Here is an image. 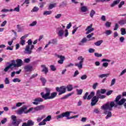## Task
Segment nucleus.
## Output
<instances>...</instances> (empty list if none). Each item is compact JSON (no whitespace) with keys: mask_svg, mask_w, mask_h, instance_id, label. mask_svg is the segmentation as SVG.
Returning a JSON list of instances; mask_svg holds the SVG:
<instances>
[{"mask_svg":"<svg viewBox=\"0 0 126 126\" xmlns=\"http://www.w3.org/2000/svg\"><path fill=\"white\" fill-rule=\"evenodd\" d=\"M121 98L122 95H119L116 97L114 101L108 102L101 106V109L104 110V114L106 115L105 117L106 120H108V119L112 117V112L111 111H112L113 107L117 108L118 106H122V105H124L125 102H126V98Z\"/></svg>","mask_w":126,"mask_h":126,"instance_id":"1","label":"nucleus"},{"mask_svg":"<svg viewBox=\"0 0 126 126\" xmlns=\"http://www.w3.org/2000/svg\"><path fill=\"white\" fill-rule=\"evenodd\" d=\"M65 28V26L62 25V27H60L57 29V33L59 37H63L64 32L65 37H67L68 36V30L67 29L64 30Z\"/></svg>","mask_w":126,"mask_h":126,"instance_id":"2","label":"nucleus"},{"mask_svg":"<svg viewBox=\"0 0 126 126\" xmlns=\"http://www.w3.org/2000/svg\"><path fill=\"white\" fill-rule=\"evenodd\" d=\"M45 89L46 94H44V93H41L40 95H41L42 98H43L44 100H50L51 95V89L45 88Z\"/></svg>","mask_w":126,"mask_h":126,"instance_id":"3","label":"nucleus"},{"mask_svg":"<svg viewBox=\"0 0 126 126\" xmlns=\"http://www.w3.org/2000/svg\"><path fill=\"white\" fill-rule=\"evenodd\" d=\"M77 60L78 61H79V62L75 63V66H77L79 69H82L83 68V63H84L85 59L82 56H79Z\"/></svg>","mask_w":126,"mask_h":126,"instance_id":"4","label":"nucleus"},{"mask_svg":"<svg viewBox=\"0 0 126 126\" xmlns=\"http://www.w3.org/2000/svg\"><path fill=\"white\" fill-rule=\"evenodd\" d=\"M16 62L17 63H15V60L12 61L11 63L13 67H20L22 65L23 62L21 59H17Z\"/></svg>","mask_w":126,"mask_h":126,"instance_id":"5","label":"nucleus"},{"mask_svg":"<svg viewBox=\"0 0 126 126\" xmlns=\"http://www.w3.org/2000/svg\"><path fill=\"white\" fill-rule=\"evenodd\" d=\"M56 91L59 92L58 95H62V94H64L66 92V87L63 86L60 87H56Z\"/></svg>","mask_w":126,"mask_h":126,"instance_id":"6","label":"nucleus"},{"mask_svg":"<svg viewBox=\"0 0 126 126\" xmlns=\"http://www.w3.org/2000/svg\"><path fill=\"white\" fill-rule=\"evenodd\" d=\"M11 119L12 121V125L13 126H18L22 122L21 120L16 121V116L15 115H12L11 116Z\"/></svg>","mask_w":126,"mask_h":126,"instance_id":"7","label":"nucleus"},{"mask_svg":"<svg viewBox=\"0 0 126 126\" xmlns=\"http://www.w3.org/2000/svg\"><path fill=\"white\" fill-rule=\"evenodd\" d=\"M23 113L24 114H28L29 113L28 110H27V106L26 105L23 106L17 111V114H18V115H21L23 114Z\"/></svg>","mask_w":126,"mask_h":126,"instance_id":"8","label":"nucleus"},{"mask_svg":"<svg viewBox=\"0 0 126 126\" xmlns=\"http://www.w3.org/2000/svg\"><path fill=\"white\" fill-rule=\"evenodd\" d=\"M34 45H32L31 46H29V45H27L24 51L25 54H27V55H31V54H32V50L34 49Z\"/></svg>","mask_w":126,"mask_h":126,"instance_id":"9","label":"nucleus"},{"mask_svg":"<svg viewBox=\"0 0 126 126\" xmlns=\"http://www.w3.org/2000/svg\"><path fill=\"white\" fill-rule=\"evenodd\" d=\"M98 101H99V99H98V97L97 96H94L92 98V101L91 103V106H95L97 103H98Z\"/></svg>","mask_w":126,"mask_h":126,"instance_id":"10","label":"nucleus"},{"mask_svg":"<svg viewBox=\"0 0 126 126\" xmlns=\"http://www.w3.org/2000/svg\"><path fill=\"white\" fill-rule=\"evenodd\" d=\"M34 101L32 102V104H33V105H38L43 102L44 99L41 97H37L34 99Z\"/></svg>","mask_w":126,"mask_h":126,"instance_id":"11","label":"nucleus"},{"mask_svg":"<svg viewBox=\"0 0 126 126\" xmlns=\"http://www.w3.org/2000/svg\"><path fill=\"white\" fill-rule=\"evenodd\" d=\"M93 27V24H91L90 26H88L87 28L86 29V34H88L90 33H91V32H93V31H94V28H92Z\"/></svg>","mask_w":126,"mask_h":126,"instance_id":"12","label":"nucleus"},{"mask_svg":"<svg viewBox=\"0 0 126 126\" xmlns=\"http://www.w3.org/2000/svg\"><path fill=\"white\" fill-rule=\"evenodd\" d=\"M57 57L59 59H60V60L58 61V63L60 64H63V62H64V60H65V57L63 56L59 55H57Z\"/></svg>","mask_w":126,"mask_h":126,"instance_id":"13","label":"nucleus"},{"mask_svg":"<svg viewBox=\"0 0 126 126\" xmlns=\"http://www.w3.org/2000/svg\"><path fill=\"white\" fill-rule=\"evenodd\" d=\"M25 71L26 72H30L33 70V66L30 65H25L24 67Z\"/></svg>","mask_w":126,"mask_h":126,"instance_id":"14","label":"nucleus"},{"mask_svg":"<svg viewBox=\"0 0 126 126\" xmlns=\"http://www.w3.org/2000/svg\"><path fill=\"white\" fill-rule=\"evenodd\" d=\"M41 67L42 68V72H44L45 74H47L49 72V69L45 65H42Z\"/></svg>","mask_w":126,"mask_h":126,"instance_id":"15","label":"nucleus"},{"mask_svg":"<svg viewBox=\"0 0 126 126\" xmlns=\"http://www.w3.org/2000/svg\"><path fill=\"white\" fill-rule=\"evenodd\" d=\"M44 109L45 106L43 105L35 107V110L36 111V112H38V111H41V110H44Z\"/></svg>","mask_w":126,"mask_h":126,"instance_id":"16","label":"nucleus"},{"mask_svg":"<svg viewBox=\"0 0 126 126\" xmlns=\"http://www.w3.org/2000/svg\"><path fill=\"white\" fill-rule=\"evenodd\" d=\"M87 42V39L86 38H84L79 43V46H84V44Z\"/></svg>","mask_w":126,"mask_h":126,"instance_id":"17","label":"nucleus"},{"mask_svg":"<svg viewBox=\"0 0 126 126\" xmlns=\"http://www.w3.org/2000/svg\"><path fill=\"white\" fill-rule=\"evenodd\" d=\"M14 67H13L12 63H10V64H9L8 66H7V67H6L4 69V71H5V72H6V71H7L8 70V69H9V68H11V69H13Z\"/></svg>","mask_w":126,"mask_h":126,"instance_id":"18","label":"nucleus"},{"mask_svg":"<svg viewBox=\"0 0 126 126\" xmlns=\"http://www.w3.org/2000/svg\"><path fill=\"white\" fill-rule=\"evenodd\" d=\"M82 12H87L88 11V8L86 6H83L80 8Z\"/></svg>","mask_w":126,"mask_h":126,"instance_id":"19","label":"nucleus"},{"mask_svg":"<svg viewBox=\"0 0 126 126\" xmlns=\"http://www.w3.org/2000/svg\"><path fill=\"white\" fill-rule=\"evenodd\" d=\"M63 114V118H68V117H69V116H70V114H71V112H69V111H67L65 112H63L62 113Z\"/></svg>","mask_w":126,"mask_h":126,"instance_id":"20","label":"nucleus"},{"mask_svg":"<svg viewBox=\"0 0 126 126\" xmlns=\"http://www.w3.org/2000/svg\"><path fill=\"white\" fill-rule=\"evenodd\" d=\"M57 7V3H50L48 6L49 9H53V8Z\"/></svg>","mask_w":126,"mask_h":126,"instance_id":"21","label":"nucleus"},{"mask_svg":"<svg viewBox=\"0 0 126 126\" xmlns=\"http://www.w3.org/2000/svg\"><path fill=\"white\" fill-rule=\"evenodd\" d=\"M95 96V92H92L90 95L88 96L87 100H90L93 97H94Z\"/></svg>","mask_w":126,"mask_h":126,"instance_id":"22","label":"nucleus"},{"mask_svg":"<svg viewBox=\"0 0 126 126\" xmlns=\"http://www.w3.org/2000/svg\"><path fill=\"white\" fill-rule=\"evenodd\" d=\"M96 93H97V95H99V94H105V93H106V90L105 89L99 90L97 91Z\"/></svg>","mask_w":126,"mask_h":126,"instance_id":"23","label":"nucleus"},{"mask_svg":"<svg viewBox=\"0 0 126 126\" xmlns=\"http://www.w3.org/2000/svg\"><path fill=\"white\" fill-rule=\"evenodd\" d=\"M57 95H58V93L53 92L50 94V99H54V98H56L57 97Z\"/></svg>","mask_w":126,"mask_h":126,"instance_id":"24","label":"nucleus"},{"mask_svg":"<svg viewBox=\"0 0 126 126\" xmlns=\"http://www.w3.org/2000/svg\"><path fill=\"white\" fill-rule=\"evenodd\" d=\"M120 2L118 0H116L115 1H114L112 3L110 4L111 7H114L115 6L117 5Z\"/></svg>","mask_w":126,"mask_h":126,"instance_id":"25","label":"nucleus"},{"mask_svg":"<svg viewBox=\"0 0 126 126\" xmlns=\"http://www.w3.org/2000/svg\"><path fill=\"white\" fill-rule=\"evenodd\" d=\"M96 97L98 98V99H104L105 98H106V96H105L104 95H101V94H98V93H96Z\"/></svg>","mask_w":126,"mask_h":126,"instance_id":"26","label":"nucleus"},{"mask_svg":"<svg viewBox=\"0 0 126 126\" xmlns=\"http://www.w3.org/2000/svg\"><path fill=\"white\" fill-rule=\"evenodd\" d=\"M66 89H67V91H71L72 89H73V87L72 85H68L66 87Z\"/></svg>","mask_w":126,"mask_h":126,"instance_id":"27","label":"nucleus"},{"mask_svg":"<svg viewBox=\"0 0 126 126\" xmlns=\"http://www.w3.org/2000/svg\"><path fill=\"white\" fill-rule=\"evenodd\" d=\"M95 14H96V12L95 11V10H92L90 13V17H91V18H93V17L94 16V15H95Z\"/></svg>","mask_w":126,"mask_h":126,"instance_id":"28","label":"nucleus"},{"mask_svg":"<svg viewBox=\"0 0 126 126\" xmlns=\"http://www.w3.org/2000/svg\"><path fill=\"white\" fill-rule=\"evenodd\" d=\"M45 118H46V115H43L41 117L37 118L36 121L38 123H40V122H41L43 119H45Z\"/></svg>","mask_w":126,"mask_h":126,"instance_id":"29","label":"nucleus"},{"mask_svg":"<svg viewBox=\"0 0 126 126\" xmlns=\"http://www.w3.org/2000/svg\"><path fill=\"white\" fill-rule=\"evenodd\" d=\"M39 11V7L34 6L31 10V12H38Z\"/></svg>","mask_w":126,"mask_h":126,"instance_id":"30","label":"nucleus"},{"mask_svg":"<svg viewBox=\"0 0 126 126\" xmlns=\"http://www.w3.org/2000/svg\"><path fill=\"white\" fill-rule=\"evenodd\" d=\"M28 112L29 113H35V112H36V108L31 107L28 110Z\"/></svg>","mask_w":126,"mask_h":126,"instance_id":"31","label":"nucleus"},{"mask_svg":"<svg viewBox=\"0 0 126 126\" xmlns=\"http://www.w3.org/2000/svg\"><path fill=\"white\" fill-rule=\"evenodd\" d=\"M109 75H110V74L109 73L102 74L99 75L98 76V77H99L100 78H103V77H108V76H109Z\"/></svg>","mask_w":126,"mask_h":126,"instance_id":"32","label":"nucleus"},{"mask_svg":"<svg viewBox=\"0 0 126 126\" xmlns=\"http://www.w3.org/2000/svg\"><path fill=\"white\" fill-rule=\"evenodd\" d=\"M119 24H120V25H125V24H126V19L120 20L119 22Z\"/></svg>","mask_w":126,"mask_h":126,"instance_id":"33","label":"nucleus"},{"mask_svg":"<svg viewBox=\"0 0 126 126\" xmlns=\"http://www.w3.org/2000/svg\"><path fill=\"white\" fill-rule=\"evenodd\" d=\"M46 123L47 122L45 120V119H43L42 122H40L38 124V126H46V125L47 124Z\"/></svg>","mask_w":126,"mask_h":126,"instance_id":"34","label":"nucleus"},{"mask_svg":"<svg viewBox=\"0 0 126 126\" xmlns=\"http://www.w3.org/2000/svg\"><path fill=\"white\" fill-rule=\"evenodd\" d=\"M12 11H13V9H11L9 10L5 8L2 9L1 11V12H12Z\"/></svg>","mask_w":126,"mask_h":126,"instance_id":"35","label":"nucleus"},{"mask_svg":"<svg viewBox=\"0 0 126 126\" xmlns=\"http://www.w3.org/2000/svg\"><path fill=\"white\" fill-rule=\"evenodd\" d=\"M52 11H45L43 12V15H50L52 14Z\"/></svg>","mask_w":126,"mask_h":126,"instance_id":"36","label":"nucleus"},{"mask_svg":"<svg viewBox=\"0 0 126 126\" xmlns=\"http://www.w3.org/2000/svg\"><path fill=\"white\" fill-rule=\"evenodd\" d=\"M52 120V116L49 115L45 119H44V120L45 122H50Z\"/></svg>","mask_w":126,"mask_h":126,"instance_id":"37","label":"nucleus"},{"mask_svg":"<svg viewBox=\"0 0 126 126\" xmlns=\"http://www.w3.org/2000/svg\"><path fill=\"white\" fill-rule=\"evenodd\" d=\"M37 25V22L36 21L32 22L29 25L30 27H33V26H36Z\"/></svg>","mask_w":126,"mask_h":126,"instance_id":"38","label":"nucleus"},{"mask_svg":"<svg viewBox=\"0 0 126 126\" xmlns=\"http://www.w3.org/2000/svg\"><path fill=\"white\" fill-rule=\"evenodd\" d=\"M50 67L51 70H52V71H56V70H57V68L54 65H51L50 66Z\"/></svg>","mask_w":126,"mask_h":126,"instance_id":"39","label":"nucleus"},{"mask_svg":"<svg viewBox=\"0 0 126 126\" xmlns=\"http://www.w3.org/2000/svg\"><path fill=\"white\" fill-rule=\"evenodd\" d=\"M102 43H103V40H99L94 43V45H95V46H99L101 45V44H102Z\"/></svg>","mask_w":126,"mask_h":126,"instance_id":"40","label":"nucleus"},{"mask_svg":"<svg viewBox=\"0 0 126 126\" xmlns=\"http://www.w3.org/2000/svg\"><path fill=\"white\" fill-rule=\"evenodd\" d=\"M13 82L16 83V82H21V80L18 78H14L12 80Z\"/></svg>","mask_w":126,"mask_h":126,"instance_id":"41","label":"nucleus"},{"mask_svg":"<svg viewBox=\"0 0 126 126\" xmlns=\"http://www.w3.org/2000/svg\"><path fill=\"white\" fill-rule=\"evenodd\" d=\"M40 80L41 82L42 83L43 85H45L46 82H47V80H46V79L44 78L41 77Z\"/></svg>","mask_w":126,"mask_h":126,"instance_id":"42","label":"nucleus"},{"mask_svg":"<svg viewBox=\"0 0 126 126\" xmlns=\"http://www.w3.org/2000/svg\"><path fill=\"white\" fill-rule=\"evenodd\" d=\"M121 35H126V29L121 28Z\"/></svg>","mask_w":126,"mask_h":126,"instance_id":"43","label":"nucleus"},{"mask_svg":"<svg viewBox=\"0 0 126 126\" xmlns=\"http://www.w3.org/2000/svg\"><path fill=\"white\" fill-rule=\"evenodd\" d=\"M27 123L29 126H34V122H33L32 120H29Z\"/></svg>","mask_w":126,"mask_h":126,"instance_id":"44","label":"nucleus"},{"mask_svg":"<svg viewBox=\"0 0 126 126\" xmlns=\"http://www.w3.org/2000/svg\"><path fill=\"white\" fill-rule=\"evenodd\" d=\"M79 27H76V26H75L73 27V30L72 32V34H74L76 31H77V29H78Z\"/></svg>","mask_w":126,"mask_h":126,"instance_id":"45","label":"nucleus"},{"mask_svg":"<svg viewBox=\"0 0 126 126\" xmlns=\"http://www.w3.org/2000/svg\"><path fill=\"white\" fill-rule=\"evenodd\" d=\"M63 113L61 114H60L56 116L57 120H59V119H63Z\"/></svg>","mask_w":126,"mask_h":126,"instance_id":"46","label":"nucleus"},{"mask_svg":"<svg viewBox=\"0 0 126 126\" xmlns=\"http://www.w3.org/2000/svg\"><path fill=\"white\" fill-rule=\"evenodd\" d=\"M13 11H16L17 12H19V11H20V8L19 7V5L15 7L14 9H13Z\"/></svg>","mask_w":126,"mask_h":126,"instance_id":"47","label":"nucleus"},{"mask_svg":"<svg viewBox=\"0 0 126 126\" xmlns=\"http://www.w3.org/2000/svg\"><path fill=\"white\" fill-rule=\"evenodd\" d=\"M48 42L49 44H56V43H57V40L53 39L50 40Z\"/></svg>","mask_w":126,"mask_h":126,"instance_id":"48","label":"nucleus"},{"mask_svg":"<svg viewBox=\"0 0 126 126\" xmlns=\"http://www.w3.org/2000/svg\"><path fill=\"white\" fill-rule=\"evenodd\" d=\"M22 105H24V102H18L16 104L17 108L19 107H21Z\"/></svg>","mask_w":126,"mask_h":126,"instance_id":"49","label":"nucleus"},{"mask_svg":"<svg viewBox=\"0 0 126 126\" xmlns=\"http://www.w3.org/2000/svg\"><path fill=\"white\" fill-rule=\"evenodd\" d=\"M82 92H83V90H82V89H77V93L78 95H81V94H82Z\"/></svg>","mask_w":126,"mask_h":126,"instance_id":"50","label":"nucleus"},{"mask_svg":"<svg viewBox=\"0 0 126 126\" xmlns=\"http://www.w3.org/2000/svg\"><path fill=\"white\" fill-rule=\"evenodd\" d=\"M105 34L106 35H107V36H109V35H111V34L112 33V31L111 30H106L105 31Z\"/></svg>","mask_w":126,"mask_h":126,"instance_id":"51","label":"nucleus"},{"mask_svg":"<svg viewBox=\"0 0 126 126\" xmlns=\"http://www.w3.org/2000/svg\"><path fill=\"white\" fill-rule=\"evenodd\" d=\"M20 44L22 46H24V45H25V40H24V39H20Z\"/></svg>","mask_w":126,"mask_h":126,"instance_id":"52","label":"nucleus"},{"mask_svg":"<svg viewBox=\"0 0 126 126\" xmlns=\"http://www.w3.org/2000/svg\"><path fill=\"white\" fill-rule=\"evenodd\" d=\"M126 73V69H124L121 71V72L120 74V76H123L124 74H125Z\"/></svg>","mask_w":126,"mask_h":126,"instance_id":"53","label":"nucleus"},{"mask_svg":"<svg viewBox=\"0 0 126 126\" xmlns=\"http://www.w3.org/2000/svg\"><path fill=\"white\" fill-rule=\"evenodd\" d=\"M112 24V23H111V22H106V23H105V26L106 27H108V28L111 27V25Z\"/></svg>","mask_w":126,"mask_h":126,"instance_id":"54","label":"nucleus"},{"mask_svg":"<svg viewBox=\"0 0 126 126\" xmlns=\"http://www.w3.org/2000/svg\"><path fill=\"white\" fill-rule=\"evenodd\" d=\"M79 115H75L74 116H72L70 117H68L67 118V120H71L72 119H75L76 118H78Z\"/></svg>","mask_w":126,"mask_h":126,"instance_id":"55","label":"nucleus"},{"mask_svg":"<svg viewBox=\"0 0 126 126\" xmlns=\"http://www.w3.org/2000/svg\"><path fill=\"white\" fill-rule=\"evenodd\" d=\"M125 4V1H122L118 5V7L121 8Z\"/></svg>","mask_w":126,"mask_h":126,"instance_id":"56","label":"nucleus"},{"mask_svg":"<svg viewBox=\"0 0 126 126\" xmlns=\"http://www.w3.org/2000/svg\"><path fill=\"white\" fill-rule=\"evenodd\" d=\"M89 94V93L87 92L85 94V95L83 96L84 100H86V99L87 100V98Z\"/></svg>","mask_w":126,"mask_h":126,"instance_id":"57","label":"nucleus"},{"mask_svg":"<svg viewBox=\"0 0 126 126\" xmlns=\"http://www.w3.org/2000/svg\"><path fill=\"white\" fill-rule=\"evenodd\" d=\"M62 14H58L57 15H56L55 17L56 19H60V18H61V17H62Z\"/></svg>","mask_w":126,"mask_h":126,"instance_id":"58","label":"nucleus"},{"mask_svg":"<svg viewBox=\"0 0 126 126\" xmlns=\"http://www.w3.org/2000/svg\"><path fill=\"white\" fill-rule=\"evenodd\" d=\"M95 57H96L97 58H100L102 57V54H99L98 53H94Z\"/></svg>","mask_w":126,"mask_h":126,"instance_id":"59","label":"nucleus"},{"mask_svg":"<svg viewBox=\"0 0 126 126\" xmlns=\"http://www.w3.org/2000/svg\"><path fill=\"white\" fill-rule=\"evenodd\" d=\"M32 40L31 39H29L28 41V45L27 46H29L30 47H31V46H32Z\"/></svg>","mask_w":126,"mask_h":126,"instance_id":"60","label":"nucleus"},{"mask_svg":"<svg viewBox=\"0 0 126 126\" xmlns=\"http://www.w3.org/2000/svg\"><path fill=\"white\" fill-rule=\"evenodd\" d=\"M98 84H98V83H95L93 85V89H96V88H97V86H98Z\"/></svg>","mask_w":126,"mask_h":126,"instance_id":"61","label":"nucleus"},{"mask_svg":"<svg viewBox=\"0 0 126 126\" xmlns=\"http://www.w3.org/2000/svg\"><path fill=\"white\" fill-rule=\"evenodd\" d=\"M108 65H109V63H102V66H103V67H108Z\"/></svg>","mask_w":126,"mask_h":126,"instance_id":"62","label":"nucleus"},{"mask_svg":"<svg viewBox=\"0 0 126 126\" xmlns=\"http://www.w3.org/2000/svg\"><path fill=\"white\" fill-rule=\"evenodd\" d=\"M86 78H87V75H83L81 77V79L82 80H84L86 79Z\"/></svg>","mask_w":126,"mask_h":126,"instance_id":"63","label":"nucleus"},{"mask_svg":"<svg viewBox=\"0 0 126 126\" xmlns=\"http://www.w3.org/2000/svg\"><path fill=\"white\" fill-rule=\"evenodd\" d=\"M5 84H9V80L8 79V78H6L4 81Z\"/></svg>","mask_w":126,"mask_h":126,"instance_id":"64","label":"nucleus"}]
</instances>
